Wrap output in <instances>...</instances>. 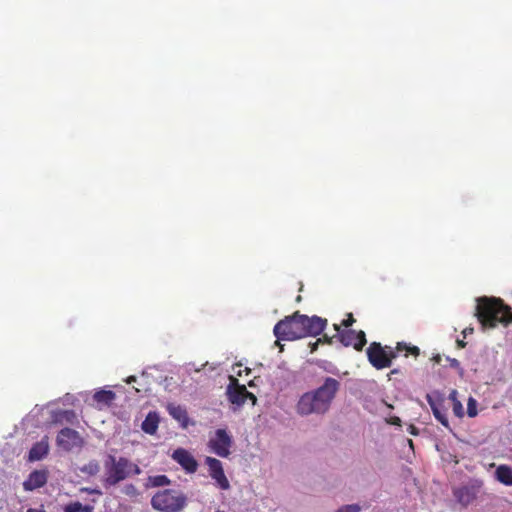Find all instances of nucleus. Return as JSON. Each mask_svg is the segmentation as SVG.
<instances>
[{
  "mask_svg": "<svg viewBox=\"0 0 512 512\" xmlns=\"http://www.w3.org/2000/svg\"><path fill=\"white\" fill-rule=\"evenodd\" d=\"M315 324L320 325V317L313 316L309 318L295 312L292 316H286L280 320L274 326L273 333L278 339L292 341L311 334L317 335L319 331L315 328Z\"/></svg>",
  "mask_w": 512,
  "mask_h": 512,
  "instance_id": "obj_1",
  "label": "nucleus"
},
{
  "mask_svg": "<svg viewBox=\"0 0 512 512\" xmlns=\"http://www.w3.org/2000/svg\"><path fill=\"white\" fill-rule=\"evenodd\" d=\"M476 316L485 327H495L498 323L512 322V312L510 308L496 299H478Z\"/></svg>",
  "mask_w": 512,
  "mask_h": 512,
  "instance_id": "obj_2",
  "label": "nucleus"
},
{
  "mask_svg": "<svg viewBox=\"0 0 512 512\" xmlns=\"http://www.w3.org/2000/svg\"><path fill=\"white\" fill-rule=\"evenodd\" d=\"M105 477L103 483L105 487L116 486L130 476L139 475L140 467L126 457H115L109 454L104 462Z\"/></svg>",
  "mask_w": 512,
  "mask_h": 512,
  "instance_id": "obj_3",
  "label": "nucleus"
},
{
  "mask_svg": "<svg viewBox=\"0 0 512 512\" xmlns=\"http://www.w3.org/2000/svg\"><path fill=\"white\" fill-rule=\"evenodd\" d=\"M186 505V495L177 489L158 491L151 499L153 509L160 512H181Z\"/></svg>",
  "mask_w": 512,
  "mask_h": 512,
  "instance_id": "obj_4",
  "label": "nucleus"
},
{
  "mask_svg": "<svg viewBox=\"0 0 512 512\" xmlns=\"http://www.w3.org/2000/svg\"><path fill=\"white\" fill-rule=\"evenodd\" d=\"M367 357L373 367L383 369L391 366L392 358L396 357V352L391 347L383 348L380 343L373 342L367 349Z\"/></svg>",
  "mask_w": 512,
  "mask_h": 512,
  "instance_id": "obj_5",
  "label": "nucleus"
},
{
  "mask_svg": "<svg viewBox=\"0 0 512 512\" xmlns=\"http://www.w3.org/2000/svg\"><path fill=\"white\" fill-rule=\"evenodd\" d=\"M319 410L320 387L303 393L296 404V411L302 416L318 413Z\"/></svg>",
  "mask_w": 512,
  "mask_h": 512,
  "instance_id": "obj_6",
  "label": "nucleus"
},
{
  "mask_svg": "<svg viewBox=\"0 0 512 512\" xmlns=\"http://www.w3.org/2000/svg\"><path fill=\"white\" fill-rule=\"evenodd\" d=\"M208 445L216 455L226 458L230 455L232 437L225 429H217L215 436L209 440Z\"/></svg>",
  "mask_w": 512,
  "mask_h": 512,
  "instance_id": "obj_7",
  "label": "nucleus"
},
{
  "mask_svg": "<svg viewBox=\"0 0 512 512\" xmlns=\"http://www.w3.org/2000/svg\"><path fill=\"white\" fill-rule=\"evenodd\" d=\"M57 445L65 451H71L75 447L83 444V439L79 432L71 428H63L59 431L56 438Z\"/></svg>",
  "mask_w": 512,
  "mask_h": 512,
  "instance_id": "obj_8",
  "label": "nucleus"
},
{
  "mask_svg": "<svg viewBox=\"0 0 512 512\" xmlns=\"http://www.w3.org/2000/svg\"><path fill=\"white\" fill-rule=\"evenodd\" d=\"M428 404L431 407L434 417L445 427H449V421L444 407V398L439 392L426 395Z\"/></svg>",
  "mask_w": 512,
  "mask_h": 512,
  "instance_id": "obj_9",
  "label": "nucleus"
},
{
  "mask_svg": "<svg viewBox=\"0 0 512 512\" xmlns=\"http://www.w3.org/2000/svg\"><path fill=\"white\" fill-rule=\"evenodd\" d=\"M205 462L211 478L216 481L218 487L222 490H228L230 483L224 473L221 461L213 457H207Z\"/></svg>",
  "mask_w": 512,
  "mask_h": 512,
  "instance_id": "obj_10",
  "label": "nucleus"
},
{
  "mask_svg": "<svg viewBox=\"0 0 512 512\" xmlns=\"http://www.w3.org/2000/svg\"><path fill=\"white\" fill-rule=\"evenodd\" d=\"M247 389L245 385L239 383L238 379L231 376L226 394L228 400L237 406H241L247 400Z\"/></svg>",
  "mask_w": 512,
  "mask_h": 512,
  "instance_id": "obj_11",
  "label": "nucleus"
},
{
  "mask_svg": "<svg viewBox=\"0 0 512 512\" xmlns=\"http://www.w3.org/2000/svg\"><path fill=\"white\" fill-rule=\"evenodd\" d=\"M172 459L176 461L186 473H195L198 469V462L194 456L184 448L174 450Z\"/></svg>",
  "mask_w": 512,
  "mask_h": 512,
  "instance_id": "obj_12",
  "label": "nucleus"
},
{
  "mask_svg": "<svg viewBox=\"0 0 512 512\" xmlns=\"http://www.w3.org/2000/svg\"><path fill=\"white\" fill-rule=\"evenodd\" d=\"M340 341L345 346H353L357 351L362 350L367 342L363 331L353 329L342 331L340 333Z\"/></svg>",
  "mask_w": 512,
  "mask_h": 512,
  "instance_id": "obj_13",
  "label": "nucleus"
},
{
  "mask_svg": "<svg viewBox=\"0 0 512 512\" xmlns=\"http://www.w3.org/2000/svg\"><path fill=\"white\" fill-rule=\"evenodd\" d=\"M339 382L334 379L327 377L323 380L322 383V413L325 412L331 403V401L334 399L338 389H339Z\"/></svg>",
  "mask_w": 512,
  "mask_h": 512,
  "instance_id": "obj_14",
  "label": "nucleus"
},
{
  "mask_svg": "<svg viewBox=\"0 0 512 512\" xmlns=\"http://www.w3.org/2000/svg\"><path fill=\"white\" fill-rule=\"evenodd\" d=\"M48 480V472L46 470H34L32 471L27 480L23 483L25 491H33L35 489L43 487Z\"/></svg>",
  "mask_w": 512,
  "mask_h": 512,
  "instance_id": "obj_15",
  "label": "nucleus"
},
{
  "mask_svg": "<svg viewBox=\"0 0 512 512\" xmlns=\"http://www.w3.org/2000/svg\"><path fill=\"white\" fill-rule=\"evenodd\" d=\"M49 452L48 437L35 443L29 451L30 461H39L43 459Z\"/></svg>",
  "mask_w": 512,
  "mask_h": 512,
  "instance_id": "obj_16",
  "label": "nucleus"
},
{
  "mask_svg": "<svg viewBox=\"0 0 512 512\" xmlns=\"http://www.w3.org/2000/svg\"><path fill=\"white\" fill-rule=\"evenodd\" d=\"M454 496L464 506L469 505L475 498L476 492L471 487H461L454 491Z\"/></svg>",
  "mask_w": 512,
  "mask_h": 512,
  "instance_id": "obj_17",
  "label": "nucleus"
},
{
  "mask_svg": "<svg viewBox=\"0 0 512 512\" xmlns=\"http://www.w3.org/2000/svg\"><path fill=\"white\" fill-rule=\"evenodd\" d=\"M167 411L171 417L180 422L183 427L187 426L188 423V414L184 407L181 405L169 404L167 406Z\"/></svg>",
  "mask_w": 512,
  "mask_h": 512,
  "instance_id": "obj_18",
  "label": "nucleus"
},
{
  "mask_svg": "<svg viewBox=\"0 0 512 512\" xmlns=\"http://www.w3.org/2000/svg\"><path fill=\"white\" fill-rule=\"evenodd\" d=\"M159 425V416L156 412H149L142 422L141 428L142 430L149 434L154 435L158 429Z\"/></svg>",
  "mask_w": 512,
  "mask_h": 512,
  "instance_id": "obj_19",
  "label": "nucleus"
},
{
  "mask_svg": "<svg viewBox=\"0 0 512 512\" xmlns=\"http://www.w3.org/2000/svg\"><path fill=\"white\" fill-rule=\"evenodd\" d=\"M116 394L112 390H104L101 389L96 391L93 395V399L98 404H104L106 406H110L112 402L115 400Z\"/></svg>",
  "mask_w": 512,
  "mask_h": 512,
  "instance_id": "obj_20",
  "label": "nucleus"
},
{
  "mask_svg": "<svg viewBox=\"0 0 512 512\" xmlns=\"http://www.w3.org/2000/svg\"><path fill=\"white\" fill-rule=\"evenodd\" d=\"M496 479L507 485H512V468L507 465H500L496 470Z\"/></svg>",
  "mask_w": 512,
  "mask_h": 512,
  "instance_id": "obj_21",
  "label": "nucleus"
},
{
  "mask_svg": "<svg viewBox=\"0 0 512 512\" xmlns=\"http://www.w3.org/2000/svg\"><path fill=\"white\" fill-rule=\"evenodd\" d=\"M64 512H92L93 507L90 505H83L81 502L75 501L68 503L63 508Z\"/></svg>",
  "mask_w": 512,
  "mask_h": 512,
  "instance_id": "obj_22",
  "label": "nucleus"
},
{
  "mask_svg": "<svg viewBox=\"0 0 512 512\" xmlns=\"http://www.w3.org/2000/svg\"><path fill=\"white\" fill-rule=\"evenodd\" d=\"M170 484V479L166 475L150 476L147 479V487H162Z\"/></svg>",
  "mask_w": 512,
  "mask_h": 512,
  "instance_id": "obj_23",
  "label": "nucleus"
},
{
  "mask_svg": "<svg viewBox=\"0 0 512 512\" xmlns=\"http://www.w3.org/2000/svg\"><path fill=\"white\" fill-rule=\"evenodd\" d=\"M76 419V414L73 410H64L61 411L55 418V422H61L65 420L66 422L73 423Z\"/></svg>",
  "mask_w": 512,
  "mask_h": 512,
  "instance_id": "obj_24",
  "label": "nucleus"
},
{
  "mask_svg": "<svg viewBox=\"0 0 512 512\" xmlns=\"http://www.w3.org/2000/svg\"><path fill=\"white\" fill-rule=\"evenodd\" d=\"M477 413V401L473 397H469L467 403V414L469 417H475Z\"/></svg>",
  "mask_w": 512,
  "mask_h": 512,
  "instance_id": "obj_25",
  "label": "nucleus"
},
{
  "mask_svg": "<svg viewBox=\"0 0 512 512\" xmlns=\"http://www.w3.org/2000/svg\"><path fill=\"white\" fill-rule=\"evenodd\" d=\"M123 493L129 497H136L139 495L138 489L133 484H127L123 488Z\"/></svg>",
  "mask_w": 512,
  "mask_h": 512,
  "instance_id": "obj_26",
  "label": "nucleus"
},
{
  "mask_svg": "<svg viewBox=\"0 0 512 512\" xmlns=\"http://www.w3.org/2000/svg\"><path fill=\"white\" fill-rule=\"evenodd\" d=\"M361 507L359 504H348L340 507L336 512H360Z\"/></svg>",
  "mask_w": 512,
  "mask_h": 512,
  "instance_id": "obj_27",
  "label": "nucleus"
},
{
  "mask_svg": "<svg viewBox=\"0 0 512 512\" xmlns=\"http://www.w3.org/2000/svg\"><path fill=\"white\" fill-rule=\"evenodd\" d=\"M453 413L455 416L462 418L464 416V408L460 401L453 403Z\"/></svg>",
  "mask_w": 512,
  "mask_h": 512,
  "instance_id": "obj_28",
  "label": "nucleus"
},
{
  "mask_svg": "<svg viewBox=\"0 0 512 512\" xmlns=\"http://www.w3.org/2000/svg\"><path fill=\"white\" fill-rule=\"evenodd\" d=\"M447 360L449 361L451 367L461 369L460 362L457 359L448 357Z\"/></svg>",
  "mask_w": 512,
  "mask_h": 512,
  "instance_id": "obj_29",
  "label": "nucleus"
},
{
  "mask_svg": "<svg viewBox=\"0 0 512 512\" xmlns=\"http://www.w3.org/2000/svg\"><path fill=\"white\" fill-rule=\"evenodd\" d=\"M458 392L456 390H452L449 394V400H451L452 404L458 402Z\"/></svg>",
  "mask_w": 512,
  "mask_h": 512,
  "instance_id": "obj_30",
  "label": "nucleus"
},
{
  "mask_svg": "<svg viewBox=\"0 0 512 512\" xmlns=\"http://www.w3.org/2000/svg\"><path fill=\"white\" fill-rule=\"evenodd\" d=\"M354 321L355 320L353 318V315L349 314L348 315V319L343 321V325H345L346 327H349V326H351L354 323Z\"/></svg>",
  "mask_w": 512,
  "mask_h": 512,
  "instance_id": "obj_31",
  "label": "nucleus"
},
{
  "mask_svg": "<svg viewBox=\"0 0 512 512\" xmlns=\"http://www.w3.org/2000/svg\"><path fill=\"white\" fill-rule=\"evenodd\" d=\"M246 394H247V399L251 400L252 404L255 405L256 401H257L256 396L253 393L249 392L248 390H247Z\"/></svg>",
  "mask_w": 512,
  "mask_h": 512,
  "instance_id": "obj_32",
  "label": "nucleus"
},
{
  "mask_svg": "<svg viewBox=\"0 0 512 512\" xmlns=\"http://www.w3.org/2000/svg\"><path fill=\"white\" fill-rule=\"evenodd\" d=\"M27 512H46L44 506L41 505L39 508H28Z\"/></svg>",
  "mask_w": 512,
  "mask_h": 512,
  "instance_id": "obj_33",
  "label": "nucleus"
},
{
  "mask_svg": "<svg viewBox=\"0 0 512 512\" xmlns=\"http://www.w3.org/2000/svg\"><path fill=\"white\" fill-rule=\"evenodd\" d=\"M81 492H87V493H98L100 494V491L98 490H95V489H90V488H87V487H83L81 488Z\"/></svg>",
  "mask_w": 512,
  "mask_h": 512,
  "instance_id": "obj_34",
  "label": "nucleus"
},
{
  "mask_svg": "<svg viewBox=\"0 0 512 512\" xmlns=\"http://www.w3.org/2000/svg\"><path fill=\"white\" fill-rule=\"evenodd\" d=\"M319 343H320V338H318L314 343L310 344L311 345V350L315 351L317 349V346H318Z\"/></svg>",
  "mask_w": 512,
  "mask_h": 512,
  "instance_id": "obj_35",
  "label": "nucleus"
},
{
  "mask_svg": "<svg viewBox=\"0 0 512 512\" xmlns=\"http://www.w3.org/2000/svg\"><path fill=\"white\" fill-rule=\"evenodd\" d=\"M280 340L281 339L277 338V340L275 341V345H277V347H280V351H282L283 350V345L280 343Z\"/></svg>",
  "mask_w": 512,
  "mask_h": 512,
  "instance_id": "obj_36",
  "label": "nucleus"
},
{
  "mask_svg": "<svg viewBox=\"0 0 512 512\" xmlns=\"http://www.w3.org/2000/svg\"><path fill=\"white\" fill-rule=\"evenodd\" d=\"M134 381H136V377H135V376H129V377L127 378V380H126V382H127V383H132V382H134Z\"/></svg>",
  "mask_w": 512,
  "mask_h": 512,
  "instance_id": "obj_37",
  "label": "nucleus"
},
{
  "mask_svg": "<svg viewBox=\"0 0 512 512\" xmlns=\"http://www.w3.org/2000/svg\"><path fill=\"white\" fill-rule=\"evenodd\" d=\"M410 351H411V353H413L415 355L419 354V349L417 347L410 348Z\"/></svg>",
  "mask_w": 512,
  "mask_h": 512,
  "instance_id": "obj_38",
  "label": "nucleus"
},
{
  "mask_svg": "<svg viewBox=\"0 0 512 512\" xmlns=\"http://www.w3.org/2000/svg\"><path fill=\"white\" fill-rule=\"evenodd\" d=\"M472 331H473L472 328H466V329H464L463 334H464V336H467V334L472 333Z\"/></svg>",
  "mask_w": 512,
  "mask_h": 512,
  "instance_id": "obj_39",
  "label": "nucleus"
},
{
  "mask_svg": "<svg viewBox=\"0 0 512 512\" xmlns=\"http://www.w3.org/2000/svg\"><path fill=\"white\" fill-rule=\"evenodd\" d=\"M321 324H322V332H323L326 327L327 320L322 318Z\"/></svg>",
  "mask_w": 512,
  "mask_h": 512,
  "instance_id": "obj_40",
  "label": "nucleus"
},
{
  "mask_svg": "<svg viewBox=\"0 0 512 512\" xmlns=\"http://www.w3.org/2000/svg\"><path fill=\"white\" fill-rule=\"evenodd\" d=\"M459 346L464 347L465 343L463 341H458Z\"/></svg>",
  "mask_w": 512,
  "mask_h": 512,
  "instance_id": "obj_41",
  "label": "nucleus"
},
{
  "mask_svg": "<svg viewBox=\"0 0 512 512\" xmlns=\"http://www.w3.org/2000/svg\"><path fill=\"white\" fill-rule=\"evenodd\" d=\"M435 360H436L437 362H439V361H440V356L435 357Z\"/></svg>",
  "mask_w": 512,
  "mask_h": 512,
  "instance_id": "obj_42",
  "label": "nucleus"
},
{
  "mask_svg": "<svg viewBox=\"0 0 512 512\" xmlns=\"http://www.w3.org/2000/svg\"><path fill=\"white\" fill-rule=\"evenodd\" d=\"M93 466H94L95 470H98V465L97 464H94Z\"/></svg>",
  "mask_w": 512,
  "mask_h": 512,
  "instance_id": "obj_43",
  "label": "nucleus"
},
{
  "mask_svg": "<svg viewBox=\"0 0 512 512\" xmlns=\"http://www.w3.org/2000/svg\"><path fill=\"white\" fill-rule=\"evenodd\" d=\"M401 349H402V345L398 344V350H401Z\"/></svg>",
  "mask_w": 512,
  "mask_h": 512,
  "instance_id": "obj_44",
  "label": "nucleus"
}]
</instances>
